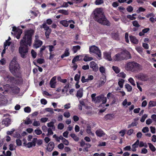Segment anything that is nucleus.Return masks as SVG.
Here are the masks:
<instances>
[{"label": "nucleus", "instance_id": "nucleus-1", "mask_svg": "<svg viewBox=\"0 0 156 156\" xmlns=\"http://www.w3.org/2000/svg\"><path fill=\"white\" fill-rule=\"evenodd\" d=\"M94 19L99 23L104 25L110 26V23L104 15L102 9L98 8L93 11Z\"/></svg>", "mask_w": 156, "mask_h": 156}, {"label": "nucleus", "instance_id": "nucleus-2", "mask_svg": "<svg viewBox=\"0 0 156 156\" xmlns=\"http://www.w3.org/2000/svg\"><path fill=\"white\" fill-rule=\"evenodd\" d=\"M34 31L30 29L24 32V36L20 42V46L28 47L32 44V36L34 35Z\"/></svg>", "mask_w": 156, "mask_h": 156}, {"label": "nucleus", "instance_id": "nucleus-3", "mask_svg": "<svg viewBox=\"0 0 156 156\" xmlns=\"http://www.w3.org/2000/svg\"><path fill=\"white\" fill-rule=\"evenodd\" d=\"M125 68L127 71L135 72L142 70V66L141 65L133 61L127 63L125 66Z\"/></svg>", "mask_w": 156, "mask_h": 156}, {"label": "nucleus", "instance_id": "nucleus-4", "mask_svg": "<svg viewBox=\"0 0 156 156\" xmlns=\"http://www.w3.org/2000/svg\"><path fill=\"white\" fill-rule=\"evenodd\" d=\"M16 57H14L9 64V69L11 73L14 75H15L16 73L19 71L20 67L17 61Z\"/></svg>", "mask_w": 156, "mask_h": 156}, {"label": "nucleus", "instance_id": "nucleus-5", "mask_svg": "<svg viewBox=\"0 0 156 156\" xmlns=\"http://www.w3.org/2000/svg\"><path fill=\"white\" fill-rule=\"evenodd\" d=\"M19 51L21 57L23 58H25L27 57L28 54V48L20 46L19 48Z\"/></svg>", "mask_w": 156, "mask_h": 156}, {"label": "nucleus", "instance_id": "nucleus-6", "mask_svg": "<svg viewBox=\"0 0 156 156\" xmlns=\"http://www.w3.org/2000/svg\"><path fill=\"white\" fill-rule=\"evenodd\" d=\"M40 27L41 28L44 29V30L45 31V36L47 38H48L49 35L51 33V29L45 23H44L42 25H41Z\"/></svg>", "mask_w": 156, "mask_h": 156}, {"label": "nucleus", "instance_id": "nucleus-7", "mask_svg": "<svg viewBox=\"0 0 156 156\" xmlns=\"http://www.w3.org/2000/svg\"><path fill=\"white\" fill-rule=\"evenodd\" d=\"M89 51L90 53L95 54L97 55L99 58H101V52L97 47L93 45L90 47Z\"/></svg>", "mask_w": 156, "mask_h": 156}, {"label": "nucleus", "instance_id": "nucleus-8", "mask_svg": "<svg viewBox=\"0 0 156 156\" xmlns=\"http://www.w3.org/2000/svg\"><path fill=\"white\" fill-rule=\"evenodd\" d=\"M107 101V98L104 97L103 95H101L96 97L94 102L95 103H98L102 101V104L106 103Z\"/></svg>", "mask_w": 156, "mask_h": 156}, {"label": "nucleus", "instance_id": "nucleus-9", "mask_svg": "<svg viewBox=\"0 0 156 156\" xmlns=\"http://www.w3.org/2000/svg\"><path fill=\"white\" fill-rule=\"evenodd\" d=\"M135 77L139 80L142 81H146L148 80V76L146 74L143 73H140L136 75Z\"/></svg>", "mask_w": 156, "mask_h": 156}, {"label": "nucleus", "instance_id": "nucleus-10", "mask_svg": "<svg viewBox=\"0 0 156 156\" xmlns=\"http://www.w3.org/2000/svg\"><path fill=\"white\" fill-rule=\"evenodd\" d=\"M12 31L14 32V34L16 35V38L17 39H20L22 33V30L21 29H17L15 27H12Z\"/></svg>", "mask_w": 156, "mask_h": 156}, {"label": "nucleus", "instance_id": "nucleus-11", "mask_svg": "<svg viewBox=\"0 0 156 156\" xmlns=\"http://www.w3.org/2000/svg\"><path fill=\"white\" fill-rule=\"evenodd\" d=\"M121 53L123 57L125 58L124 59L127 60L132 58L129 52L126 49L122 50Z\"/></svg>", "mask_w": 156, "mask_h": 156}, {"label": "nucleus", "instance_id": "nucleus-12", "mask_svg": "<svg viewBox=\"0 0 156 156\" xmlns=\"http://www.w3.org/2000/svg\"><path fill=\"white\" fill-rule=\"evenodd\" d=\"M90 68H92L94 71L97 72L98 70V65L94 62H90Z\"/></svg>", "mask_w": 156, "mask_h": 156}, {"label": "nucleus", "instance_id": "nucleus-13", "mask_svg": "<svg viewBox=\"0 0 156 156\" xmlns=\"http://www.w3.org/2000/svg\"><path fill=\"white\" fill-rule=\"evenodd\" d=\"M11 119L9 118L3 119L2 121V124L4 125L6 127L8 126L11 124Z\"/></svg>", "mask_w": 156, "mask_h": 156}, {"label": "nucleus", "instance_id": "nucleus-14", "mask_svg": "<svg viewBox=\"0 0 156 156\" xmlns=\"http://www.w3.org/2000/svg\"><path fill=\"white\" fill-rule=\"evenodd\" d=\"M125 58L123 57L121 53L116 54L114 58V60L116 61H119L124 59Z\"/></svg>", "mask_w": 156, "mask_h": 156}, {"label": "nucleus", "instance_id": "nucleus-15", "mask_svg": "<svg viewBox=\"0 0 156 156\" xmlns=\"http://www.w3.org/2000/svg\"><path fill=\"white\" fill-rule=\"evenodd\" d=\"M106 81V78L105 76H103L101 78L100 80L98 83V87H100L104 85Z\"/></svg>", "mask_w": 156, "mask_h": 156}, {"label": "nucleus", "instance_id": "nucleus-16", "mask_svg": "<svg viewBox=\"0 0 156 156\" xmlns=\"http://www.w3.org/2000/svg\"><path fill=\"white\" fill-rule=\"evenodd\" d=\"M55 144L53 142H50L48 144L47 149L49 152L52 151L54 148Z\"/></svg>", "mask_w": 156, "mask_h": 156}, {"label": "nucleus", "instance_id": "nucleus-17", "mask_svg": "<svg viewBox=\"0 0 156 156\" xmlns=\"http://www.w3.org/2000/svg\"><path fill=\"white\" fill-rule=\"evenodd\" d=\"M43 42L40 40L34 41V46L37 48L41 47L42 44Z\"/></svg>", "mask_w": 156, "mask_h": 156}, {"label": "nucleus", "instance_id": "nucleus-18", "mask_svg": "<svg viewBox=\"0 0 156 156\" xmlns=\"http://www.w3.org/2000/svg\"><path fill=\"white\" fill-rule=\"evenodd\" d=\"M56 79V77L55 76H54L52 78L50 81V85L51 87L52 88H55L56 83V82L55 81Z\"/></svg>", "mask_w": 156, "mask_h": 156}, {"label": "nucleus", "instance_id": "nucleus-19", "mask_svg": "<svg viewBox=\"0 0 156 156\" xmlns=\"http://www.w3.org/2000/svg\"><path fill=\"white\" fill-rule=\"evenodd\" d=\"M95 133L96 135L99 137H101L105 135V133L101 129H99L96 131Z\"/></svg>", "mask_w": 156, "mask_h": 156}, {"label": "nucleus", "instance_id": "nucleus-20", "mask_svg": "<svg viewBox=\"0 0 156 156\" xmlns=\"http://www.w3.org/2000/svg\"><path fill=\"white\" fill-rule=\"evenodd\" d=\"M129 38L131 42L136 44H138V41L136 37L132 35H130L129 36Z\"/></svg>", "mask_w": 156, "mask_h": 156}, {"label": "nucleus", "instance_id": "nucleus-21", "mask_svg": "<svg viewBox=\"0 0 156 156\" xmlns=\"http://www.w3.org/2000/svg\"><path fill=\"white\" fill-rule=\"evenodd\" d=\"M83 88H80L78 90L76 94V96L77 98H80L83 97Z\"/></svg>", "mask_w": 156, "mask_h": 156}, {"label": "nucleus", "instance_id": "nucleus-22", "mask_svg": "<svg viewBox=\"0 0 156 156\" xmlns=\"http://www.w3.org/2000/svg\"><path fill=\"white\" fill-rule=\"evenodd\" d=\"M114 115L113 114H108L106 115L105 117V119L106 120H111L114 117Z\"/></svg>", "mask_w": 156, "mask_h": 156}, {"label": "nucleus", "instance_id": "nucleus-23", "mask_svg": "<svg viewBox=\"0 0 156 156\" xmlns=\"http://www.w3.org/2000/svg\"><path fill=\"white\" fill-rule=\"evenodd\" d=\"M105 58L108 61H112V59L111 57V53L110 52H105L104 53Z\"/></svg>", "mask_w": 156, "mask_h": 156}, {"label": "nucleus", "instance_id": "nucleus-24", "mask_svg": "<svg viewBox=\"0 0 156 156\" xmlns=\"http://www.w3.org/2000/svg\"><path fill=\"white\" fill-rule=\"evenodd\" d=\"M69 48H66L64 53L62 55H61V58H63L65 57L69 56Z\"/></svg>", "mask_w": 156, "mask_h": 156}, {"label": "nucleus", "instance_id": "nucleus-25", "mask_svg": "<svg viewBox=\"0 0 156 156\" xmlns=\"http://www.w3.org/2000/svg\"><path fill=\"white\" fill-rule=\"evenodd\" d=\"M80 46L79 45L73 46L72 48V50L74 53H76L78 50L80 49Z\"/></svg>", "mask_w": 156, "mask_h": 156}, {"label": "nucleus", "instance_id": "nucleus-26", "mask_svg": "<svg viewBox=\"0 0 156 156\" xmlns=\"http://www.w3.org/2000/svg\"><path fill=\"white\" fill-rule=\"evenodd\" d=\"M60 23L65 27H67L69 26L68 22L66 20H62L60 22Z\"/></svg>", "mask_w": 156, "mask_h": 156}, {"label": "nucleus", "instance_id": "nucleus-27", "mask_svg": "<svg viewBox=\"0 0 156 156\" xmlns=\"http://www.w3.org/2000/svg\"><path fill=\"white\" fill-rule=\"evenodd\" d=\"M71 137L76 141L77 142L79 140V137L74 133H71Z\"/></svg>", "mask_w": 156, "mask_h": 156}, {"label": "nucleus", "instance_id": "nucleus-28", "mask_svg": "<svg viewBox=\"0 0 156 156\" xmlns=\"http://www.w3.org/2000/svg\"><path fill=\"white\" fill-rule=\"evenodd\" d=\"M93 59V58L91 57H89L87 55H86L84 57L83 60L85 62H88L90 61Z\"/></svg>", "mask_w": 156, "mask_h": 156}, {"label": "nucleus", "instance_id": "nucleus-29", "mask_svg": "<svg viewBox=\"0 0 156 156\" xmlns=\"http://www.w3.org/2000/svg\"><path fill=\"white\" fill-rule=\"evenodd\" d=\"M156 106V101H151L149 102L148 104V108H150Z\"/></svg>", "mask_w": 156, "mask_h": 156}, {"label": "nucleus", "instance_id": "nucleus-30", "mask_svg": "<svg viewBox=\"0 0 156 156\" xmlns=\"http://www.w3.org/2000/svg\"><path fill=\"white\" fill-rule=\"evenodd\" d=\"M149 147L150 150L153 152H154L156 150V148L155 147L153 146V145L151 143H147Z\"/></svg>", "mask_w": 156, "mask_h": 156}, {"label": "nucleus", "instance_id": "nucleus-31", "mask_svg": "<svg viewBox=\"0 0 156 156\" xmlns=\"http://www.w3.org/2000/svg\"><path fill=\"white\" fill-rule=\"evenodd\" d=\"M125 87L128 92H130L132 90V87L129 84H126L125 85Z\"/></svg>", "mask_w": 156, "mask_h": 156}, {"label": "nucleus", "instance_id": "nucleus-32", "mask_svg": "<svg viewBox=\"0 0 156 156\" xmlns=\"http://www.w3.org/2000/svg\"><path fill=\"white\" fill-rule=\"evenodd\" d=\"M58 13H62L65 15H68L69 14V13L67 10H66L63 9L59 10H58Z\"/></svg>", "mask_w": 156, "mask_h": 156}, {"label": "nucleus", "instance_id": "nucleus-33", "mask_svg": "<svg viewBox=\"0 0 156 156\" xmlns=\"http://www.w3.org/2000/svg\"><path fill=\"white\" fill-rule=\"evenodd\" d=\"M20 90V89L19 88L17 87H14L12 90L13 92L16 94H18Z\"/></svg>", "mask_w": 156, "mask_h": 156}, {"label": "nucleus", "instance_id": "nucleus-34", "mask_svg": "<svg viewBox=\"0 0 156 156\" xmlns=\"http://www.w3.org/2000/svg\"><path fill=\"white\" fill-rule=\"evenodd\" d=\"M78 73L79 74H76L74 77V80L77 82H79V80L80 79V72L79 71Z\"/></svg>", "mask_w": 156, "mask_h": 156}, {"label": "nucleus", "instance_id": "nucleus-35", "mask_svg": "<svg viewBox=\"0 0 156 156\" xmlns=\"http://www.w3.org/2000/svg\"><path fill=\"white\" fill-rule=\"evenodd\" d=\"M91 127L90 126H87V127L86 132L88 134H91L92 135H94V134L92 133L91 130Z\"/></svg>", "mask_w": 156, "mask_h": 156}, {"label": "nucleus", "instance_id": "nucleus-36", "mask_svg": "<svg viewBox=\"0 0 156 156\" xmlns=\"http://www.w3.org/2000/svg\"><path fill=\"white\" fill-rule=\"evenodd\" d=\"M112 68L116 73H118L120 72V69L117 66H113L112 67Z\"/></svg>", "mask_w": 156, "mask_h": 156}, {"label": "nucleus", "instance_id": "nucleus-37", "mask_svg": "<svg viewBox=\"0 0 156 156\" xmlns=\"http://www.w3.org/2000/svg\"><path fill=\"white\" fill-rule=\"evenodd\" d=\"M80 55H77L73 59L72 62L73 63L75 64V62L80 60L79 57Z\"/></svg>", "mask_w": 156, "mask_h": 156}, {"label": "nucleus", "instance_id": "nucleus-38", "mask_svg": "<svg viewBox=\"0 0 156 156\" xmlns=\"http://www.w3.org/2000/svg\"><path fill=\"white\" fill-rule=\"evenodd\" d=\"M124 82V80L123 79H121L119 80L118 82V84L120 87L122 88L123 87V84Z\"/></svg>", "mask_w": 156, "mask_h": 156}, {"label": "nucleus", "instance_id": "nucleus-39", "mask_svg": "<svg viewBox=\"0 0 156 156\" xmlns=\"http://www.w3.org/2000/svg\"><path fill=\"white\" fill-rule=\"evenodd\" d=\"M132 23L133 26L136 27L138 28L140 27V26L139 24L137 21L136 20H135L132 22Z\"/></svg>", "mask_w": 156, "mask_h": 156}, {"label": "nucleus", "instance_id": "nucleus-40", "mask_svg": "<svg viewBox=\"0 0 156 156\" xmlns=\"http://www.w3.org/2000/svg\"><path fill=\"white\" fill-rule=\"evenodd\" d=\"M24 122V123L27 125L31 124L32 122V121L29 118H27V120H25Z\"/></svg>", "mask_w": 156, "mask_h": 156}, {"label": "nucleus", "instance_id": "nucleus-41", "mask_svg": "<svg viewBox=\"0 0 156 156\" xmlns=\"http://www.w3.org/2000/svg\"><path fill=\"white\" fill-rule=\"evenodd\" d=\"M45 110L46 112H49L51 114H52L54 113L53 109L51 108H45Z\"/></svg>", "mask_w": 156, "mask_h": 156}, {"label": "nucleus", "instance_id": "nucleus-42", "mask_svg": "<svg viewBox=\"0 0 156 156\" xmlns=\"http://www.w3.org/2000/svg\"><path fill=\"white\" fill-rule=\"evenodd\" d=\"M24 111L26 113H30L31 111L30 108L28 106L25 108L24 109Z\"/></svg>", "mask_w": 156, "mask_h": 156}, {"label": "nucleus", "instance_id": "nucleus-43", "mask_svg": "<svg viewBox=\"0 0 156 156\" xmlns=\"http://www.w3.org/2000/svg\"><path fill=\"white\" fill-rule=\"evenodd\" d=\"M145 11V9L141 7H140L138 9L136 10V12L137 13H139L140 12H144Z\"/></svg>", "mask_w": 156, "mask_h": 156}, {"label": "nucleus", "instance_id": "nucleus-44", "mask_svg": "<svg viewBox=\"0 0 156 156\" xmlns=\"http://www.w3.org/2000/svg\"><path fill=\"white\" fill-rule=\"evenodd\" d=\"M126 10L128 12H131L133 11V8L131 6L129 5L127 8Z\"/></svg>", "mask_w": 156, "mask_h": 156}, {"label": "nucleus", "instance_id": "nucleus-45", "mask_svg": "<svg viewBox=\"0 0 156 156\" xmlns=\"http://www.w3.org/2000/svg\"><path fill=\"white\" fill-rule=\"evenodd\" d=\"M104 3L103 0H96L95 2V4L96 5H100Z\"/></svg>", "mask_w": 156, "mask_h": 156}, {"label": "nucleus", "instance_id": "nucleus-46", "mask_svg": "<svg viewBox=\"0 0 156 156\" xmlns=\"http://www.w3.org/2000/svg\"><path fill=\"white\" fill-rule=\"evenodd\" d=\"M48 133L47 134V136L51 135L53 134V132L51 128H49L48 129Z\"/></svg>", "mask_w": 156, "mask_h": 156}, {"label": "nucleus", "instance_id": "nucleus-47", "mask_svg": "<svg viewBox=\"0 0 156 156\" xmlns=\"http://www.w3.org/2000/svg\"><path fill=\"white\" fill-rule=\"evenodd\" d=\"M147 115L146 114H144L141 119L140 120V121L142 122H144V121L145 119L147 118Z\"/></svg>", "mask_w": 156, "mask_h": 156}, {"label": "nucleus", "instance_id": "nucleus-48", "mask_svg": "<svg viewBox=\"0 0 156 156\" xmlns=\"http://www.w3.org/2000/svg\"><path fill=\"white\" fill-rule=\"evenodd\" d=\"M128 81L131 83L132 85L134 86H135L136 84L134 83V81L132 78H130L129 79Z\"/></svg>", "mask_w": 156, "mask_h": 156}, {"label": "nucleus", "instance_id": "nucleus-49", "mask_svg": "<svg viewBox=\"0 0 156 156\" xmlns=\"http://www.w3.org/2000/svg\"><path fill=\"white\" fill-rule=\"evenodd\" d=\"M64 127V125L62 123H59L58 125V128L59 129H62Z\"/></svg>", "mask_w": 156, "mask_h": 156}, {"label": "nucleus", "instance_id": "nucleus-50", "mask_svg": "<svg viewBox=\"0 0 156 156\" xmlns=\"http://www.w3.org/2000/svg\"><path fill=\"white\" fill-rule=\"evenodd\" d=\"M118 76L119 77H121L123 78H124L126 77V74L123 72H121L118 74Z\"/></svg>", "mask_w": 156, "mask_h": 156}, {"label": "nucleus", "instance_id": "nucleus-51", "mask_svg": "<svg viewBox=\"0 0 156 156\" xmlns=\"http://www.w3.org/2000/svg\"><path fill=\"white\" fill-rule=\"evenodd\" d=\"M31 53L32 54V57L34 58H35L36 57V53L34 50L32 49L31 51Z\"/></svg>", "mask_w": 156, "mask_h": 156}, {"label": "nucleus", "instance_id": "nucleus-52", "mask_svg": "<svg viewBox=\"0 0 156 156\" xmlns=\"http://www.w3.org/2000/svg\"><path fill=\"white\" fill-rule=\"evenodd\" d=\"M16 142L17 146H20L22 145V141L20 139H16Z\"/></svg>", "mask_w": 156, "mask_h": 156}, {"label": "nucleus", "instance_id": "nucleus-53", "mask_svg": "<svg viewBox=\"0 0 156 156\" xmlns=\"http://www.w3.org/2000/svg\"><path fill=\"white\" fill-rule=\"evenodd\" d=\"M34 132L37 135H40L42 133V132L40 129H35L34 130Z\"/></svg>", "mask_w": 156, "mask_h": 156}, {"label": "nucleus", "instance_id": "nucleus-54", "mask_svg": "<svg viewBox=\"0 0 156 156\" xmlns=\"http://www.w3.org/2000/svg\"><path fill=\"white\" fill-rule=\"evenodd\" d=\"M37 63L41 64L44 62V60L42 58H39L37 59Z\"/></svg>", "mask_w": 156, "mask_h": 156}, {"label": "nucleus", "instance_id": "nucleus-55", "mask_svg": "<svg viewBox=\"0 0 156 156\" xmlns=\"http://www.w3.org/2000/svg\"><path fill=\"white\" fill-rule=\"evenodd\" d=\"M46 23V24H48V25H51L52 23V20L50 19H48L47 20L46 22H45Z\"/></svg>", "mask_w": 156, "mask_h": 156}, {"label": "nucleus", "instance_id": "nucleus-56", "mask_svg": "<svg viewBox=\"0 0 156 156\" xmlns=\"http://www.w3.org/2000/svg\"><path fill=\"white\" fill-rule=\"evenodd\" d=\"M127 18L131 20H133L136 19V18L135 17H133L132 15H127Z\"/></svg>", "mask_w": 156, "mask_h": 156}, {"label": "nucleus", "instance_id": "nucleus-57", "mask_svg": "<svg viewBox=\"0 0 156 156\" xmlns=\"http://www.w3.org/2000/svg\"><path fill=\"white\" fill-rule=\"evenodd\" d=\"M149 131V129L147 127H144L142 129V131L144 133L147 132Z\"/></svg>", "mask_w": 156, "mask_h": 156}, {"label": "nucleus", "instance_id": "nucleus-58", "mask_svg": "<svg viewBox=\"0 0 156 156\" xmlns=\"http://www.w3.org/2000/svg\"><path fill=\"white\" fill-rule=\"evenodd\" d=\"M32 124L33 126H38L40 125L39 122L35 121H34Z\"/></svg>", "mask_w": 156, "mask_h": 156}, {"label": "nucleus", "instance_id": "nucleus-59", "mask_svg": "<svg viewBox=\"0 0 156 156\" xmlns=\"http://www.w3.org/2000/svg\"><path fill=\"white\" fill-rule=\"evenodd\" d=\"M64 116L67 118H69L70 116V114L68 112H65L63 114Z\"/></svg>", "mask_w": 156, "mask_h": 156}, {"label": "nucleus", "instance_id": "nucleus-60", "mask_svg": "<svg viewBox=\"0 0 156 156\" xmlns=\"http://www.w3.org/2000/svg\"><path fill=\"white\" fill-rule=\"evenodd\" d=\"M14 137H16L18 139L21 138L22 137L21 136L20 134L17 132H16L14 136Z\"/></svg>", "mask_w": 156, "mask_h": 156}, {"label": "nucleus", "instance_id": "nucleus-61", "mask_svg": "<svg viewBox=\"0 0 156 156\" xmlns=\"http://www.w3.org/2000/svg\"><path fill=\"white\" fill-rule=\"evenodd\" d=\"M62 142L66 145H68L69 144V141L65 138H64L63 140H62Z\"/></svg>", "mask_w": 156, "mask_h": 156}, {"label": "nucleus", "instance_id": "nucleus-62", "mask_svg": "<svg viewBox=\"0 0 156 156\" xmlns=\"http://www.w3.org/2000/svg\"><path fill=\"white\" fill-rule=\"evenodd\" d=\"M11 44V42L8 41V40H6L4 44V47L6 48V47L7 46H9Z\"/></svg>", "mask_w": 156, "mask_h": 156}, {"label": "nucleus", "instance_id": "nucleus-63", "mask_svg": "<svg viewBox=\"0 0 156 156\" xmlns=\"http://www.w3.org/2000/svg\"><path fill=\"white\" fill-rule=\"evenodd\" d=\"M99 70L100 72L102 73H103L105 72V69L103 66H101L100 67Z\"/></svg>", "mask_w": 156, "mask_h": 156}, {"label": "nucleus", "instance_id": "nucleus-64", "mask_svg": "<svg viewBox=\"0 0 156 156\" xmlns=\"http://www.w3.org/2000/svg\"><path fill=\"white\" fill-rule=\"evenodd\" d=\"M58 147L60 149L62 150L64 147V145L62 143H60L58 145Z\"/></svg>", "mask_w": 156, "mask_h": 156}]
</instances>
